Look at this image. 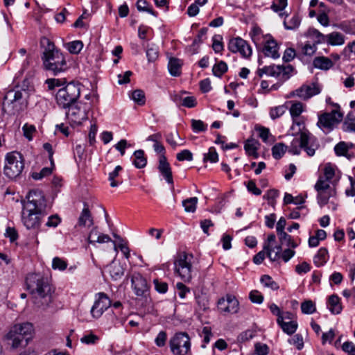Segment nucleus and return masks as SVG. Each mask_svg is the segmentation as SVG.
<instances>
[{"label":"nucleus","mask_w":355,"mask_h":355,"mask_svg":"<svg viewBox=\"0 0 355 355\" xmlns=\"http://www.w3.org/2000/svg\"><path fill=\"white\" fill-rule=\"evenodd\" d=\"M27 202H23L21 222L28 229H37L42 218L46 214V202L42 191L33 189L27 196Z\"/></svg>","instance_id":"1"},{"label":"nucleus","mask_w":355,"mask_h":355,"mask_svg":"<svg viewBox=\"0 0 355 355\" xmlns=\"http://www.w3.org/2000/svg\"><path fill=\"white\" fill-rule=\"evenodd\" d=\"M41 44L44 48L42 59L45 69L55 76L66 71L69 67L64 54L46 37L42 39Z\"/></svg>","instance_id":"2"},{"label":"nucleus","mask_w":355,"mask_h":355,"mask_svg":"<svg viewBox=\"0 0 355 355\" xmlns=\"http://www.w3.org/2000/svg\"><path fill=\"white\" fill-rule=\"evenodd\" d=\"M29 97L28 89L16 88L8 90L3 98V112L10 115L19 114L27 108Z\"/></svg>","instance_id":"3"},{"label":"nucleus","mask_w":355,"mask_h":355,"mask_svg":"<svg viewBox=\"0 0 355 355\" xmlns=\"http://www.w3.org/2000/svg\"><path fill=\"white\" fill-rule=\"evenodd\" d=\"M34 331L33 325L31 322L17 323L10 327L6 338L12 342L11 347L15 349L22 345L24 340L25 345H27L33 338Z\"/></svg>","instance_id":"4"},{"label":"nucleus","mask_w":355,"mask_h":355,"mask_svg":"<svg viewBox=\"0 0 355 355\" xmlns=\"http://www.w3.org/2000/svg\"><path fill=\"white\" fill-rule=\"evenodd\" d=\"M26 282L28 290L35 298L44 300L42 305L47 304L51 301V286L47 279L40 274L33 273L28 275Z\"/></svg>","instance_id":"5"},{"label":"nucleus","mask_w":355,"mask_h":355,"mask_svg":"<svg viewBox=\"0 0 355 355\" xmlns=\"http://www.w3.org/2000/svg\"><path fill=\"white\" fill-rule=\"evenodd\" d=\"M318 139L309 131H303L298 137H295L288 148V152L293 155H299L304 149L310 157L315 155L319 148Z\"/></svg>","instance_id":"6"},{"label":"nucleus","mask_w":355,"mask_h":355,"mask_svg":"<svg viewBox=\"0 0 355 355\" xmlns=\"http://www.w3.org/2000/svg\"><path fill=\"white\" fill-rule=\"evenodd\" d=\"M24 168V159L22 155L17 151L7 153L3 168L4 175L9 179L18 177Z\"/></svg>","instance_id":"7"},{"label":"nucleus","mask_w":355,"mask_h":355,"mask_svg":"<svg viewBox=\"0 0 355 355\" xmlns=\"http://www.w3.org/2000/svg\"><path fill=\"white\" fill-rule=\"evenodd\" d=\"M80 89L78 85L71 83L60 89L55 96L57 103L63 108H67L77 102Z\"/></svg>","instance_id":"8"},{"label":"nucleus","mask_w":355,"mask_h":355,"mask_svg":"<svg viewBox=\"0 0 355 355\" xmlns=\"http://www.w3.org/2000/svg\"><path fill=\"white\" fill-rule=\"evenodd\" d=\"M192 259L191 254L182 252L174 262L175 272L184 282H190L192 279Z\"/></svg>","instance_id":"9"},{"label":"nucleus","mask_w":355,"mask_h":355,"mask_svg":"<svg viewBox=\"0 0 355 355\" xmlns=\"http://www.w3.org/2000/svg\"><path fill=\"white\" fill-rule=\"evenodd\" d=\"M294 68L291 64L286 65H270L265 66L263 68L258 69L257 74L259 77H262L263 74L269 76L279 78L282 80H286L292 76Z\"/></svg>","instance_id":"10"},{"label":"nucleus","mask_w":355,"mask_h":355,"mask_svg":"<svg viewBox=\"0 0 355 355\" xmlns=\"http://www.w3.org/2000/svg\"><path fill=\"white\" fill-rule=\"evenodd\" d=\"M169 347L173 355H187L191 352V341L185 332L176 333L169 341Z\"/></svg>","instance_id":"11"},{"label":"nucleus","mask_w":355,"mask_h":355,"mask_svg":"<svg viewBox=\"0 0 355 355\" xmlns=\"http://www.w3.org/2000/svg\"><path fill=\"white\" fill-rule=\"evenodd\" d=\"M67 108L69 109L66 115L71 125H80L83 121L87 119L89 104L76 102Z\"/></svg>","instance_id":"12"},{"label":"nucleus","mask_w":355,"mask_h":355,"mask_svg":"<svg viewBox=\"0 0 355 355\" xmlns=\"http://www.w3.org/2000/svg\"><path fill=\"white\" fill-rule=\"evenodd\" d=\"M317 191V200L322 207L327 205L329 198L336 193L334 188L330 186V181L324 180V177H320L315 184Z\"/></svg>","instance_id":"13"},{"label":"nucleus","mask_w":355,"mask_h":355,"mask_svg":"<svg viewBox=\"0 0 355 355\" xmlns=\"http://www.w3.org/2000/svg\"><path fill=\"white\" fill-rule=\"evenodd\" d=\"M340 112L333 110L331 112L324 113L319 116L318 126L325 133L331 131L336 124L342 120Z\"/></svg>","instance_id":"14"},{"label":"nucleus","mask_w":355,"mask_h":355,"mask_svg":"<svg viewBox=\"0 0 355 355\" xmlns=\"http://www.w3.org/2000/svg\"><path fill=\"white\" fill-rule=\"evenodd\" d=\"M111 304L112 302L107 294L103 292L96 293L94 303L90 310L91 315L94 318H99Z\"/></svg>","instance_id":"15"},{"label":"nucleus","mask_w":355,"mask_h":355,"mask_svg":"<svg viewBox=\"0 0 355 355\" xmlns=\"http://www.w3.org/2000/svg\"><path fill=\"white\" fill-rule=\"evenodd\" d=\"M228 49L232 53H239L244 58L251 56L252 50L248 42L241 37H237L230 40Z\"/></svg>","instance_id":"16"},{"label":"nucleus","mask_w":355,"mask_h":355,"mask_svg":"<svg viewBox=\"0 0 355 355\" xmlns=\"http://www.w3.org/2000/svg\"><path fill=\"white\" fill-rule=\"evenodd\" d=\"M218 309L220 313L234 314L238 313L239 310V302L235 296L227 295L225 297L218 300Z\"/></svg>","instance_id":"17"},{"label":"nucleus","mask_w":355,"mask_h":355,"mask_svg":"<svg viewBox=\"0 0 355 355\" xmlns=\"http://www.w3.org/2000/svg\"><path fill=\"white\" fill-rule=\"evenodd\" d=\"M321 88L317 83H313L309 85H303L297 89L293 91L291 96H297L301 99L307 100L312 96L320 94Z\"/></svg>","instance_id":"18"},{"label":"nucleus","mask_w":355,"mask_h":355,"mask_svg":"<svg viewBox=\"0 0 355 355\" xmlns=\"http://www.w3.org/2000/svg\"><path fill=\"white\" fill-rule=\"evenodd\" d=\"M261 51L266 57L277 59L280 57L279 46L270 35H266Z\"/></svg>","instance_id":"19"},{"label":"nucleus","mask_w":355,"mask_h":355,"mask_svg":"<svg viewBox=\"0 0 355 355\" xmlns=\"http://www.w3.org/2000/svg\"><path fill=\"white\" fill-rule=\"evenodd\" d=\"M132 287L136 295L146 297L149 286L146 279L139 273H134L131 278Z\"/></svg>","instance_id":"20"},{"label":"nucleus","mask_w":355,"mask_h":355,"mask_svg":"<svg viewBox=\"0 0 355 355\" xmlns=\"http://www.w3.org/2000/svg\"><path fill=\"white\" fill-rule=\"evenodd\" d=\"M158 170L163 175L167 183L173 184L171 168L167 162L166 157L164 155H161L159 158Z\"/></svg>","instance_id":"21"},{"label":"nucleus","mask_w":355,"mask_h":355,"mask_svg":"<svg viewBox=\"0 0 355 355\" xmlns=\"http://www.w3.org/2000/svg\"><path fill=\"white\" fill-rule=\"evenodd\" d=\"M281 327L282 330L288 335H292L295 333L298 327V323L295 318V315L293 313L291 319L282 318V321L277 322Z\"/></svg>","instance_id":"22"},{"label":"nucleus","mask_w":355,"mask_h":355,"mask_svg":"<svg viewBox=\"0 0 355 355\" xmlns=\"http://www.w3.org/2000/svg\"><path fill=\"white\" fill-rule=\"evenodd\" d=\"M112 241L111 238L107 234L101 233L96 227L93 228L88 236V242L90 244L96 243H104Z\"/></svg>","instance_id":"23"},{"label":"nucleus","mask_w":355,"mask_h":355,"mask_svg":"<svg viewBox=\"0 0 355 355\" xmlns=\"http://www.w3.org/2000/svg\"><path fill=\"white\" fill-rule=\"evenodd\" d=\"M93 218L89 207L86 204H85L84 207L78 218V225L80 227H89L93 225Z\"/></svg>","instance_id":"24"},{"label":"nucleus","mask_w":355,"mask_h":355,"mask_svg":"<svg viewBox=\"0 0 355 355\" xmlns=\"http://www.w3.org/2000/svg\"><path fill=\"white\" fill-rule=\"evenodd\" d=\"M327 306L332 314H339L343 309L340 298L337 295H332L329 297Z\"/></svg>","instance_id":"25"},{"label":"nucleus","mask_w":355,"mask_h":355,"mask_svg":"<svg viewBox=\"0 0 355 355\" xmlns=\"http://www.w3.org/2000/svg\"><path fill=\"white\" fill-rule=\"evenodd\" d=\"M264 250H266L267 257L271 261H277L280 259V254L282 250V245H278L273 247L272 245L264 244Z\"/></svg>","instance_id":"26"},{"label":"nucleus","mask_w":355,"mask_h":355,"mask_svg":"<svg viewBox=\"0 0 355 355\" xmlns=\"http://www.w3.org/2000/svg\"><path fill=\"white\" fill-rule=\"evenodd\" d=\"M301 24V18L297 14L286 15L284 20V26L286 30H296Z\"/></svg>","instance_id":"27"},{"label":"nucleus","mask_w":355,"mask_h":355,"mask_svg":"<svg viewBox=\"0 0 355 355\" xmlns=\"http://www.w3.org/2000/svg\"><path fill=\"white\" fill-rule=\"evenodd\" d=\"M286 105H290L288 108L291 116L292 119H295V117H300V114L304 110V105L299 101H290L286 102Z\"/></svg>","instance_id":"28"},{"label":"nucleus","mask_w":355,"mask_h":355,"mask_svg":"<svg viewBox=\"0 0 355 355\" xmlns=\"http://www.w3.org/2000/svg\"><path fill=\"white\" fill-rule=\"evenodd\" d=\"M268 308L273 315L277 317V322L282 321V318L291 319L293 317V313L291 311H282L281 309L275 303L268 305Z\"/></svg>","instance_id":"29"},{"label":"nucleus","mask_w":355,"mask_h":355,"mask_svg":"<svg viewBox=\"0 0 355 355\" xmlns=\"http://www.w3.org/2000/svg\"><path fill=\"white\" fill-rule=\"evenodd\" d=\"M107 270L114 280H117L121 278L124 274V269L119 263L112 262L107 266Z\"/></svg>","instance_id":"30"},{"label":"nucleus","mask_w":355,"mask_h":355,"mask_svg":"<svg viewBox=\"0 0 355 355\" xmlns=\"http://www.w3.org/2000/svg\"><path fill=\"white\" fill-rule=\"evenodd\" d=\"M313 64L315 68L322 70H328L334 66V62L327 57L318 56L314 58Z\"/></svg>","instance_id":"31"},{"label":"nucleus","mask_w":355,"mask_h":355,"mask_svg":"<svg viewBox=\"0 0 355 355\" xmlns=\"http://www.w3.org/2000/svg\"><path fill=\"white\" fill-rule=\"evenodd\" d=\"M259 146V141L251 138L245 142L244 149L248 155L257 158L259 157V153H257Z\"/></svg>","instance_id":"32"},{"label":"nucleus","mask_w":355,"mask_h":355,"mask_svg":"<svg viewBox=\"0 0 355 355\" xmlns=\"http://www.w3.org/2000/svg\"><path fill=\"white\" fill-rule=\"evenodd\" d=\"M352 146V144H349L345 141L339 142L334 147L336 155L337 156H344L348 159H350L353 157V155L349 153V147Z\"/></svg>","instance_id":"33"},{"label":"nucleus","mask_w":355,"mask_h":355,"mask_svg":"<svg viewBox=\"0 0 355 355\" xmlns=\"http://www.w3.org/2000/svg\"><path fill=\"white\" fill-rule=\"evenodd\" d=\"M331 46H340L345 43V37L339 32H333L326 35V42Z\"/></svg>","instance_id":"34"},{"label":"nucleus","mask_w":355,"mask_h":355,"mask_svg":"<svg viewBox=\"0 0 355 355\" xmlns=\"http://www.w3.org/2000/svg\"><path fill=\"white\" fill-rule=\"evenodd\" d=\"M305 35L312 39L315 44L326 42V35H323L314 28H309Z\"/></svg>","instance_id":"35"},{"label":"nucleus","mask_w":355,"mask_h":355,"mask_svg":"<svg viewBox=\"0 0 355 355\" xmlns=\"http://www.w3.org/2000/svg\"><path fill=\"white\" fill-rule=\"evenodd\" d=\"M134 159L132 164L137 168H142L146 166L147 159L145 157L143 150H135L134 154Z\"/></svg>","instance_id":"36"},{"label":"nucleus","mask_w":355,"mask_h":355,"mask_svg":"<svg viewBox=\"0 0 355 355\" xmlns=\"http://www.w3.org/2000/svg\"><path fill=\"white\" fill-rule=\"evenodd\" d=\"M293 125L291 130L293 131L292 133L294 135H300L303 131H309L305 128L304 120L303 117H295L292 119Z\"/></svg>","instance_id":"37"},{"label":"nucleus","mask_w":355,"mask_h":355,"mask_svg":"<svg viewBox=\"0 0 355 355\" xmlns=\"http://www.w3.org/2000/svg\"><path fill=\"white\" fill-rule=\"evenodd\" d=\"M182 66L181 60L172 58L169 60L168 68L169 73L173 76H179L181 73L180 69Z\"/></svg>","instance_id":"38"},{"label":"nucleus","mask_w":355,"mask_h":355,"mask_svg":"<svg viewBox=\"0 0 355 355\" xmlns=\"http://www.w3.org/2000/svg\"><path fill=\"white\" fill-rule=\"evenodd\" d=\"M328 251L324 248H321L313 258V262L318 267L323 266L328 260Z\"/></svg>","instance_id":"39"},{"label":"nucleus","mask_w":355,"mask_h":355,"mask_svg":"<svg viewBox=\"0 0 355 355\" xmlns=\"http://www.w3.org/2000/svg\"><path fill=\"white\" fill-rule=\"evenodd\" d=\"M279 239L282 245L285 244L288 248H295L298 246V243L292 239L291 236L286 232H283L277 234Z\"/></svg>","instance_id":"40"},{"label":"nucleus","mask_w":355,"mask_h":355,"mask_svg":"<svg viewBox=\"0 0 355 355\" xmlns=\"http://www.w3.org/2000/svg\"><path fill=\"white\" fill-rule=\"evenodd\" d=\"M146 57L148 62H153L159 57V48L154 44H150L147 46Z\"/></svg>","instance_id":"41"},{"label":"nucleus","mask_w":355,"mask_h":355,"mask_svg":"<svg viewBox=\"0 0 355 355\" xmlns=\"http://www.w3.org/2000/svg\"><path fill=\"white\" fill-rule=\"evenodd\" d=\"M288 106L286 104L271 107L270 110V116L272 120L277 119L281 117L287 110Z\"/></svg>","instance_id":"42"},{"label":"nucleus","mask_w":355,"mask_h":355,"mask_svg":"<svg viewBox=\"0 0 355 355\" xmlns=\"http://www.w3.org/2000/svg\"><path fill=\"white\" fill-rule=\"evenodd\" d=\"M198 199L197 197H191L182 201V206L187 212H194L196 209Z\"/></svg>","instance_id":"43"},{"label":"nucleus","mask_w":355,"mask_h":355,"mask_svg":"<svg viewBox=\"0 0 355 355\" xmlns=\"http://www.w3.org/2000/svg\"><path fill=\"white\" fill-rule=\"evenodd\" d=\"M338 28L344 31L347 34L355 35V21H345L340 23Z\"/></svg>","instance_id":"44"},{"label":"nucleus","mask_w":355,"mask_h":355,"mask_svg":"<svg viewBox=\"0 0 355 355\" xmlns=\"http://www.w3.org/2000/svg\"><path fill=\"white\" fill-rule=\"evenodd\" d=\"M288 146L283 143H278L272 148V154L274 158L280 159L285 153Z\"/></svg>","instance_id":"45"},{"label":"nucleus","mask_w":355,"mask_h":355,"mask_svg":"<svg viewBox=\"0 0 355 355\" xmlns=\"http://www.w3.org/2000/svg\"><path fill=\"white\" fill-rule=\"evenodd\" d=\"M67 261L59 257H55L52 260V268L55 270L63 271L67 268Z\"/></svg>","instance_id":"46"},{"label":"nucleus","mask_w":355,"mask_h":355,"mask_svg":"<svg viewBox=\"0 0 355 355\" xmlns=\"http://www.w3.org/2000/svg\"><path fill=\"white\" fill-rule=\"evenodd\" d=\"M260 281L265 287L270 288L273 291H276L279 288V285L277 284V283L275 282L272 279V278L268 275H264L261 276Z\"/></svg>","instance_id":"47"},{"label":"nucleus","mask_w":355,"mask_h":355,"mask_svg":"<svg viewBox=\"0 0 355 355\" xmlns=\"http://www.w3.org/2000/svg\"><path fill=\"white\" fill-rule=\"evenodd\" d=\"M227 71V65L224 61H220L213 67L212 71L214 76L221 77Z\"/></svg>","instance_id":"48"},{"label":"nucleus","mask_w":355,"mask_h":355,"mask_svg":"<svg viewBox=\"0 0 355 355\" xmlns=\"http://www.w3.org/2000/svg\"><path fill=\"white\" fill-rule=\"evenodd\" d=\"M68 51L73 54H78L83 48V43L80 40H75L67 43Z\"/></svg>","instance_id":"49"},{"label":"nucleus","mask_w":355,"mask_h":355,"mask_svg":"<svg viewBox=\"0 0 355 355\" xmlns=\"http://www.w3.org/2000/svg\"><path fill=\"white\" fill-rule=\"evenodd\" d=\"M137 8L140 12H146L154 16H156L155 12L151 7H149V3L146 0H138L137 3Z\"/></svg>","instance_id":"50"},{"label":"nucleus","mask_w":355,"mask_h":355,"mask_svg":"<svg viewBox=\"0 0 355 355\" xmlns=\"http://www.w3.org/2000/svg\"><path fill=\"white\" fill-rule=\"evenodd\" d=\"M131 98L139 105H143L146 103L144 92L141 89H136L132 93Z\"/></svg>","instance_id":"51"},{"label":"nucleus","mask_w":355,"mask_h":355,"mask_svg":"<svg viewBox=\"0 0 355 355\" xmlns=\"http://www.w3.org/2000/svg\"><path fill=\"white\" fill-rule=\"evenodd\" d=\"M122 171L121 166H116L114 170L109 173L108 180L110 182V186L112 187H116L119 186L121 182L116 181L115 179L119 176V172Z\"/></svg>","instance_id":"52"},{"label":"nucleus","mask_w":355,"mask_h":355,"mask_svg":"<svg viewBox=\"0 0 355 355\" xmlns=\"http://www.w3.org/2000/svg\"><path fill=\"white\" fill-rule=\"evenodd\" d=\"M301 310L304 314H312L316 311V308L311 300H306L301 304Z\"/></svg>","instance_id":"53"},{"label":"nucleus","mask_w":355,"mask_h":355,"mask_svg":"<svg viewBox=\"0 0 355 355\" xmlns=\"http://www.w3.org/2000/svg\"><path fill=\"white\" fill-rule=\"evenodd\" d=\"M269 347L266 344L257 343L254 345V351L250 355H268Z\"/></svg>","instance_id":"54"},{"label":"nucleus","mask_w":355,"mask_h":355,"mask_svg":"<svg viewBox=\"0 0 355 355\" xmlns=\"http://www.w3.org/2000/svg\"><path fill=\"white\" fill-rule=\"evenodd\" d=\"M288 342L294 346L298 349L300 350L304 347V340L303 337L300 334H295L292 338L288 340Z\"/></svg>","instance_id":"55"},{"label":"nucleus","mask_w":355,"mask_h":355,"mask_svg":"<svg viewBox=\"0 0 355 355\" xmlns=\"http://www.w3.org/2000/svg\"><path fill=\"white\" fill-rule=\"evenodd\" d=\"M204 161L205 162H210L211 163H216L218 161V155L216 151V149L214 147H211L209 149L207 153L204 154Z\"/></svg>","instance_id":"56"},{"label":"nucleus","mask_w":355,"mask_h":355,"mask_svg":"<svg viewBox=\"0 0 355 355\" xmlns=\"http://www.w3.org/2000/svg\"><path fill=\"white\" fill-rule=\"evenodd\" d=\"M22 130L24 132V137L28 141H31L33 139V134L36 131V128H35V125H30L28 123H25L22 127Z\"/></svg>","instance_id":"57"},{"label":"nucleus","mask_w":355,"mask_h":355,"mask_svg":"<svg viewBox=\"0 0 355 355\" xmlns=\"http://www.w3.org/2000/svg\"><path fill=\"white\" fill-rule=\"evenodd\" d=\"M191 127L193 132L198 133L200 132H205L207 130V125L201 120L192 119Z\"/></svg>","instance_id":"58"},{"label":"nucleus","mask_w":355,"mask_h":355,"mask_svg":"<svg viewBox=\"0 0 355 355\" xmlns=\"http://www.w3.org/2000/svg\"><path fill=\"white\" fill-rule=\"evenodd\" d=\"M98 340L99 337L92 333L85 335L80 338L81 343L87 345H94L98 343Z\"/></svg>","instance_id":"59"},{"label":"nucleus","mask_w":355,"mask_h":355,"mask_svg":"<svg viewBox=\"0 0 355 355\" xmlns=\"http://www.w3.org/2000/svg\"><path fill=\"white\" fill-rule=\"evenodd\" d=\"M52 173V168L50 167H44L43 168L39 173H33L32 174V178L35 180H41L46 176H49Z\"/></svg>","instance_id":"60"},{"label":"nucleus","mask_w":355,"mask_h":355,"mask_svg":"<svg viewBox=\"0 0 355 355\" xmlns=\"http://www.w3.org/2000/svg\"><path fill=\"white\" fill-rule=\"evenodd\" d=\"M259 137L263 140V142L267 143L270 141V137H272L268 128L265 127H259L257 129Z\"/></svg>","instance_id":"61"},{"label":"nucleus","mask_w":355,"mask_h":355,"mask_svg":"<svg viewBox=\"0 0 355 355\" xmlns=\"http://www.w3.org/2000/svg\"><path fill=\"white\" fill-rule=\"evenodd\" d=\"M316 49L317 47L315 44H310L309 42H307L302 46V52L305 55L311 56L315 53Z\"/></svg>","instance_id":"62"},{"label":"nucleus","mask_w":355,"mask_h":355,"mask_svg":"<svg viewBox=\"0 0 355 355\" xmlns=\"http://www.w3.org/2000/svg\"><path fill=\"white\" fill-rule=\"evenodd\" d=\"M249 298L252 302L256 304H261L263 301V295L258 291H252L249 294Z\"/></svg>","instance_id":"63"},{"label":"nucleus","mask_w":355,"mask_h":355,"mask_svg":"<svg viewBox=\"0 0 355 355\" xmlns=\"http://www.w3.org/2000/svg\"><path fill=\"white\" fill-rule=\"evenodd\" d=\"M341 348L347 355H355V345L352 341L345 342Z\"/></svg>","instance_id":"64"}]
</instances>
